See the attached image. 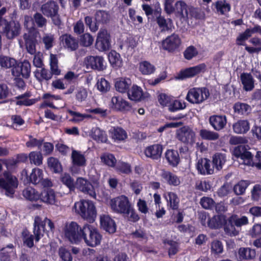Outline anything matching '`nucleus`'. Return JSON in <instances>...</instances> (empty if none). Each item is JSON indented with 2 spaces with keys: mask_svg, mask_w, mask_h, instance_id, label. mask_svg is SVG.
Masks as SVG:
<instances>
[{
  "mask_svg": "<svg viewBox=\"0 0 261 261\" xmlns=\"http://www.w3.org/2000/svg\"><path fill=\"white\" fill-rule=\"evenodd\" d=\"M95 47L100 51L109 50L111 47V36L106 29L100 30L98 33Z\"/></svg>",
  "mask_w": 261,
  "mask_h": 261,
  "instance_id": "14",
  "label": "nucleus"
},
{
  "mask_svg": "<svg viewBox=\"0 0 261 261\" xmlns=\"http://www.w3.org/2000/svg\"><path fill=\"white\" fill-rule=\"evenodd\" d=\"M139 70L143 75H150L154 72L155 67L149 62L144 61L139 64Z\"/></svg>",
  "mask_w": 261,
  "mask_h": 261,
  "instance_id": "50",
  "label": "nucleus"
},
{
  "mask_svg": "<svg viewBox=\"0 0 261 261\" xmlns=\"http://www.w3.org/2000/svg\"><path fill=\"white\" fill-rule=\"evenodd\" d=\"M39 194L40 193L31 187L24 189L22 192L24 197L31 201H37L39 200Z\"/></svg>",
  "mask_w": 261,
  "mask_h": 261,
  "instance_id": "48",
  "label": "nucleus"
},
{
  "mask_svg": "<svg viewBox=\"0 0 261 261\" xmlns=\"http://www.w3.org/2000/svg\"><path fill=\"white\" fill-rule=\"evenodd\" d=\"M72 164L77 166H85L86 160L85 156L79 151L73 150L71 154Z\"/></svg>",
  "mask_w": 261,
  "mask_h": 261,
  "instance_id": "52",
  "label": "nucleus"
},
{
  "mask_svg": "<svg viewBox=\"0 0 261 261\" xmlns=\"http://www.w3.org/2000/svg\"><path fill=\"white\" fill-rule=\"evenodd\" d=\"M83 226L81 227L76 222H71L67 225L65 229V236L68 240L75 244L82 241Z\"/></svg>",
  "mask_w": 261,
  "mask_h": 261,
  "instance_id": "6",
  "label": "nucleus"
},
{
  "mask_svg": "<svg viewBox=\"0 0 261 261\" xmlns=\"http://www.w3.org/2000/svg\"><path fill=\"white\" fill-rule=\"evenodd\" d=\"M155 21L160 29L161 32L172 31L173 22L171 18L166 19L164 16H162L160 14L159 15L156 17Z\"/></svg>",
  "mask_w": 261,
  "mask_h": 261,
  "instance_id": "35",
  "label": "nucleus"
},
{
  "mask_svg": "<svg viewBox=\"0 0 261 261\" xmlns=\"http://www.w3.org/2000/svg\"><path fill=\"white\" fill-rule=\"evenodd\" d=\"M74 207L75 212L83 218L90 223L94 221L96 217V210L94 203L91 201L85 200L76 202Z\"/></svg>",
  "mask_w": 261,
  "mask_h": 261,
  "instance_id": "1",
  "label": "nucleus"
},
{
  "mask_svg": "<svg viewBox=\"0 0 261 261\" xmlns=\"http://www.w3.org/2000/svg\"><path fill=\"white\" fill-rule=\"evenodd\" d=\"M60 181L63 185L68 188L69 193L75 192L76 180L75 181L74 178L69 173L62 174L60 177Z\"/></svg>",
  "mask_w": 261,
  "mask_h": 261,
  "instance_id": "33",
  "label": "nucleus"
},
{
  "mask_svg": "<svg viewBox=\"0 0 261 261\" xmlns=\"http://www.w3.org/2000/svg\"><path fill=\"white\" fill-rule=\"evenodd\" d=\"M181 43V41L179 36L173 33L162 40V47L168 53H173L178 50Z\"/></svg>",
  "mask_w": 261,
  "mask_h": 261,
  "instance_id": "11",
  "label": "nucleus"
},
{
  "mask_svg": "<svg viewBox=\"0 0 261 261\" xmlns=\"http://www.w3.org/2000/svg\"><path fill=\"white\" fill-rule=\"evenodd\" d=\"M210 95L206 87H194L189 90L186 99L192 104H200L207 99Z\"/></svg>",
  "mask_w": 261,
  "mask_h": 261,
  "instance_id": "5",
  "label": "nucleus"
},
{
  "mask_svg": "<svg viewBox=\"0 0 261 261\" xmlns=\"http://www.w3.org/2000/svg\"><path fill=\"white\" fill-rule=\"evenodd\" d=\"M109 134L112 140L116 142H120L127 138L125 130L119 126H113L109 130Z\"/></svg>",
  "mask_w": 261,
  "mask_h": 261,
  "instance_id": "26",
  "label": "nucleus"
},
{
  "mask_svg": "<svg viewBox=\"0 0 261 261\" xmlns=\"http://www.w3.org/2000/svg\"><path fill=\"white\" fill-rule=\"evenodd\" d=\"M232 128L236 134H244L250 129V123L247 120H239L233 123Z\"/></svg>",
  "mask_w": 261,
  "mask_h": 261,
  "instance_id": "38",
  "label": "nucleus"
},
{
  "mask_svg": "<svg viewBox=\"0 0 261 261\" xmlns=\"http://www.w3.org/2000/svg\"><path fill=\"white\" fill-rule=\"evenodd\" d=\"M93 138L97 142H106L107 140V136L105 132L99 128H96L92 132Z\"/></svg>",
  "mask_w": 261,
  "mask_h": 261,
  "instance_id": "64",
  "label": "nucleus"
},
{
  "mask_svg": "<svg viewBox=\"0 0 261 261\" xmlns=\"http://www.w3.org/2000/svg\"><path fill=\"white\" fill-rule=\"evenodd\" d=\"M163 197L166 200L167 206L168 210H178L180 199L176 193L167 192L163 194Z\"/></svg>",
  "mask_w": 261,
  "mask_h": 261,
  "instance_id": "24",
  "label": "nucleus"
},
{
  "mask_svg": "<svg viewBox=\"0 0 261 261\" xmlns=\"http://www.w3.org/2000/svg\"><path fill=\"white\" fill-rule=\"evenodd\" d=\"M82 241L89 247H95L100 245L102 236L95 226L86 224L83 225Z\"/></svg>",
  "mask_w": 261,
  "mask_h": 261,
  "instance_id": "2",
  "label": "nucleus"
},
{
  "mask_svg": "<svg viewBox=\"0 0 261 261\" xmlns=\"http://www.w3.org/2000/svg\"><path fill=\"white\" fill-rule=\"evenodd\" d=\"M211 161L207 158H200L196 164V169L199 174L207 175L213 174L214 168L211 165Z\"/></svg>",
  "mask_w": 261,
  "mask_h": 261,
  "instance_id": "21",
  "label": "nucleus"
},
{
  "mask_svg": "<svg viewBox=\"0 0 261 261\" xmlns=\"http://www.w3.org/2000/svg\"><path fill=\"white\" fill-rule=\"evenodd\" d=\"M127 96L130 100L135 101H140L145 98L142 89L135 84L130 87Z\"/></svg>",
  "mask_w": 261,
  "mask_h": 261,
  "instance_id": "29",
  "label": "nucleus"
},
{
  "mask_svg": "<svg viewBox=\"0 0 261 261\" xmlns=\"http://www.w3.org/2000/svg\"><path fill=\"white\" fill-rule=\"evenodd\" d=\"M240 79L245 91H251L254 88V81L251 73L243 72L241 74Z\"/></svg>",
  "mask_w": 261,
  "mask_h": 261,
  "instance_id": "39",
  "label": "nucleus"
},
{
  "mask_svg": "<svg viewBox=\"0 0 261 261\" xmlns=\"http://www.w3.org/2000/svg\"><path fill=\"white\" fill-rule=\"evenodd\" d=\"M39 200L43 202L50 204H54L56 202L55 193L52 189H44L39 194Z\"/></svg>",
  "mask_w": 261,
  "mask_h": 261,
  "instance_id": "32",
  "label": "nucleus"
},
{
  "mask_svg": "<svg viewBox=\"0 0 261 261\" xmlns=\"http://www.w3.org/2000/svg\"><path fill=\"white\" fill-rule=\"evenodd\" d=\"M161 181L170 186L177 187L180 183V178L174 173L163 170L161 173Z\"/></svg>",
  "mask_w": 261,
  "mask_h": 261,
  "instance_id": "22",
  "label": "nucleus"
},
{
  "mask_svg": "<svg viewBox=\"0 0 261 261\" xmlns=\"http://www.w3.org/2000/svg\"><path fill=\"white\" fill-rule=\"evenodd\" d=\"M18 185L17 178L9 171H5L0 175V189L5 190L7 196L12 197L15 193V189Z\"/></svg>",
  "mask_w": 261,
  "mask_h": 261,
  "instance_id": "3",
  "label": "nucleus"
},
{
  "mask_svg": "<svg viewBox=\"0 0 261 261\" xmlns=\"http://www.w3.org/2000/svg\"><path fill=\"white\" fill-rule=\"evenodd\" d=\"M199 136L202 140L208 141H215L219 138L218 133L206 129L200 130Z\"/></svg>",
  "mask_w": 261,
  "mask_h": 261,
  "instance_id": "53",
  "label": "nucleus"
},
{
  "mask_svg": "<svg viewBox=\"0 0 261 261\" xmlns=\"http://www.w3.org/2000/svg\"><path fill=\"white\" fill-rule=\"evenodd\" d=\"M163 150V145L160 144H154L149 145L144 149V154L147 158L153 160L161 159Z\"/></svg>",
  "mask_w": 261,
  "mask_h": 261,
  "instance_id": "23",
  "label": "nucleus"
},
{
  "mask_svg": "<svg viewBox=\"0 0 261 261\" xmlns=\"http://www.w3.org/2000/svg\"><path fill=\"white\" fill-rule=\"evenodd\" d=\"M198 55V51L193 45L187 47L183 52V56L185 59L191 60Z\"/></svg>",
  "mask_w": 261,
  "mask_h": 261,
  "instance_id": "61",
  "label": "nucleus"
},
{
  "mask_svg": "<svg viewBox=\"0 0 261 261\" xmlns=\"http://www.w3.org/2000/svg\"><path fill=\"white\" fill-rule=\"evenodd\" d=\"M76 189L82 193L89 195L91 197L96 198V194L93 185L88 179L79 177L76 178Z\"/></svg>",
  "mask_w": 261,
  "mask_h": 261,
  "instance_id": "17",
  "label": "nucleus"
},
{
  "mask_svg": "<svg viewBox=\"0 0 261 261\" xmlns=\"http://www.w3.org/2000/svg\"><path fill=\"white\" fill-rule=\"evenodd\" d=\"M110 18L109 13L104 10H99L95 14V19L98 25L100 23L107 24L109 22Z\"/></svg>",
  "mask_w": 261,
  "mask_h": 261,
  "instance_id": "51",
  "label": "nucleus"
},
{
  "mask_svg": "<svg viewBox=\"0 0 261 261\" xmlns=\"http://www.w3.org/2000/svg\"><path fill=\"white\" fill-rule=\"evenodd\" d=\"M21 25L18 21L6 20L1 28L0 31L9 39L18 36L21 31Z\"/></svg>",
  "mask_w": 261,
  "mask_h": 261,
  "instance_id": "8",
  "label": "nucleus"
},
{
  "mask_svg": "<svg viewBox=\"0 0 261 261\" xmlns=\"http://www.w3.org/2000/svg\"><path fill=\"white\" fill-rule=\"evenodd\" d=\"M186 106V103L184 101L175 99L173 97L167 107V109L169 112L174 113L185 109Z\"/></svg>",
  "mask_w": 261,
  "mask_h": 261,
  "instance_id": "46",
  "label": "nucleus"
},
{
  "mask_svg": "<svg viewBox=\"0 0 261 261\" xmlns=\"http://www.w3.org/2000/svg\"><path fill=\"white\" fill-rule=\"evenodd\" d=\"M248 145H239L234 149V156L243 161L244 163L248 166H251L253 165L252 161V153L249 151Z\"/></svg>",
  "mask_w": 261,
  "mask_h": 261,
  "instance_id": "15",
  "label": "nucleus"
},
{
  "mask_svg": "<svg viewBox=\"0 0 261 261\" xmlns=\"http://www.w3.org/2000/svg\"><path fill=\"white\" fill-rule=\"evenodd\" d=\"M131 85L132 81L129 78H119L117 79L115 83L116 90L122 93H126L127 94Z\"/></svg>",
  "mask_w": 261,
  "mask_h": 261,
  "instance_id": "30",
  "label": "nucleus"
},
{
  "mask_svg": "<svg viewBox=\"0 0 261 261\" xmlns=\"http://www.w3.org/2000/svg\"><path fill=\"white\" fill-rule=\"evenodd\" d=\"M29 158L31 164H34L36 166L42 164L43 156L40 151H31L29 154Z\"/></svg>",
  "mask_w": 261,
  "mask_h": 261,
  "instance_id": "56",
  "label": "nucleus"
},
{
  "mask_svg": "<svg viewBox=\"0 0 261 261\" xmlns=\"http://www.w3.org/2000/svg\"><path fill=\"white\" fill-rule=\"evenodd\" d=\"M42 14L48 18H50L53 23L60 28L62 25L61 16L59 13V7L54 1H49L43 4L41 7Z\"/></svg>",
  "mask_w": 261,
  "mask_h": 261,
  "instance_id": "4",
  "label": "nucleus"
},
{
  "mask_svg": "<svg viewBox=\"0 0 261 261\" xmlns=\"http://www.w3.org/2000/svg\"><path fill=\"white\" fill-rule=\"evenodd\" d=\"M173 11L175 17L181 22L187 21L189 20V12H190L191 8L187 4L182 1H178L173 6Z\"/></svg>",
  "mask_w": 261,
  "mask_h": 261,
  "instance_id": "13",
  "label": "nucleus"
},
{
  "mask_svg": "<svg viewBox=\"0 0 261 261\" xmlns=\"http://www.w3.org/2000/svg\"><path fill=\"white\" fill-rule=\"evenodd\" d=\"M93 41L94 39L91 34L84 33L80 36L79 42L81 46L89 47L93 44Z\"/></svg>",
  "mask_w": 261,
  "mask_h": 261,
  "instance_id": "62",
  "label": "nucleus"
},
{
  "mask_svg": "<svg viewBox=\"0 0 261 261\" xmlns=\"http://www.w3.org/2000/svg\"><path fill=\"white\" fill-rule=\"evenodd\" d=\"M177 138L186 145H193L195 141V133L190 127L184 126L180 128L177 134Z\"/></svg>",
  "mask_w": 261,
  "mask_h": 261,
  "instance_id": "18",
  "label": "nucleus"
},
{
  "mask_svg": "<svg viewBox=\"0 0 261 261\" xmlns=\"http://www.w3.org/2000/svg\"><path fill=\"white\" fill-rule=\"evenodd\" d=\"M63 47L70 51H75L79 48V40L71 34L65 33L59 38Z\"/></svg>",
  "mask_w": 261,
  "mask_h": 261,
  "instance_id": "20",
  "label": "nucleus"
},
{
  "mask_svg": "<svg viewBox=\"0 0 261 261\" xmlns=\"http://www.w3.org/2000/svg\"><path fill=\"white\" fill-rule=\"evenodd\" d=\"M131 205L128 197L125 195L116 197L110 201L111 208L117 214L123 215L128 212Z\"/></svg>",
  "mask_w": 261,
  "mask_h": 261,
  "instance_id": "7",
  "label": "nucleus"
},
{
  "mask_svg": "<svg viewBox=\"0 0 261 261\" xmlns=\"http://www.w3.org/2000/svg\"><path fill=\"white\" fill-rule=\"evenodd\" d=\"M165 158L169 165L173 167H177L180 162L179 153L174 149H167L165 153Z\"/></svg>",
  "mask_w": 261,
  "mask_h": 261,
  "instance_id": "34",
  "label": "nucleus"
},
{
  "mask_svg": "<svg viewBox=\"0 0 261 261\" xmlns=\"http://www.w3.org/2000/svg\"><path fill=\"white\" fill-rule=\"evenodd\" d=\"M43 171L38 168H35L32 169L30 176H27L28 181L34 185H37L43 179Z\"/></svg>",
  "mask_w": 261,
  "mask_h": 261,
  "instance_id": "43",
  "label": "nucleus"
},
{
  "mask_svg": "<svg viewBox=\"0 0 261 261\" xmlns=\"http://www.w3.org/2000/svg\"><path fill=\"white\" fill-rule=\"evenodd\" d=\"M17 63V61L6 56H0V65L5 68H13Z\"/></svg>",
  "mask_w": 261,
  "mask_h": 261,
  "instance_id": "58",
  "label": "nucleus"
},
{
  "mask_svg": "<svg viewBox=\"0 0 261 261\" xmlns=\"http://www.w3.org/2000/svg\"><path fill=\"white\" fill-rule=\"evenodd\" d=\"M224 215H215L208 220L207 227L212 229H218L223 227L225 222Z\"/></svg>",
  "mask_w": 261,
  "mask_h": 261,
  "instance_id": "31",
  "label": "nucleus"
},
{
  "mask_svg": "<svg viewBox=\"0 0 261 261\" xmlns=\"http://www.w3.org/2000/svg\"><path fill=\"white\" fill-rule=\"evenodd\" d=\"M101 161L106 165L111 167H114L117 163L116 159L115 156L112 153H107L102 155L101 156Z\"/></svg>",
  "mask_w": 261,
  "mask_h": 261,
  "instance_id": "63",
  "label": "nucleus"
},
{
  "mask_svg": "<svg viewBox=\"0 0 261 261\" xmlns=\"http://www.w3.org/2000/svg\"><path fill=\"white\" fill-rule=\"evenodd\" d=\"M45 231V221H42L39 217L35 218L34 224V234L36 242H38Z\"/></svg>",
  "mask_w": 261,
  "mask_h": 261,
  "instance_id": "28",
  "label": "nucleus"
},
{
  "mask_svg": "<svg viewBox=\"0 0 261 261\" xmlns=\"http://www.w3.org/2000/svg\"><path fill=\"white\" fill-rule=\"evenodd\" d=\"M49 65L50 72L52 75H59L61 74V70L58 67V60L56 55L50 54Z\"/></svg>",
  "mask_w": 261,
  "mask_h": 261,
  "instance_id": "54",
  "label": "nucleus"
},
{
  "mask_svg": "<svg viewBox=\"0 0 261 261\" xmlns=\"http://www.w3.org/2000/svg\"><path fill=\"white\" fill-rule=\"evenodd\" d=\"M31 95V94L30 92H26L22 94L15 97V98L17 99L16 102V105L30 106L35 104L37 101L36 99L27 98L30 97Z\"/></svg>",
  "mask_w": 261,
  "mask_h": 261,
  "instance_id": "41",
  "label": "nucleus"
},
{
  "mask_svg": "<svg viewBox=\"0 0 261 261\" xmlns=\"http://www.w3.org/2000/svg\"><path fill=\"white\" fill-rule=\"evenodd\" d=\"M209 123L215 130L219 131L226 126L227 119L225 115H214L210 117Z\"/></svg>",
  "mask_w": 261,
  "mask_h": 261,
  "instance_id": "25",
  "label": "nucleus"
},
{
  "mask_svg": "<svg viewBox=\"0 0 261 261\" xmlns=\"http://www.w3.org/2000/svg\"><path fill=\"white\" fill-rule=\"evenodd\" d=\"M34 73L35 77L40 82L49 81L53 77L50 71L44 67L41 68V69H36Z\"/></svg>",
  "mask_w": 261,
  "mask_h": 261,
  "instance_id": "47",
  "label": "nucleus"
},
{
  "mask_svg": "<svg viewBox=\"0 0 261 261\" xmlns=\"http://www.w3.org/2000/svg\"><path fill=\"white\" fill-rule=\"evenodd\" d=\"M108 59L111 65L116 69L121 68L123 65L120 55L114 50H112L109 53Z\"/></svg>",
  "mask_w": 261,
  "mask_h": 261,
  "instance_id": "37",
  "label": "nucleus"
},
{
  "mask_svg": "<svg viewBox=\"0 0 261 261\" xmlns=\"http://www.w3.org/2000/svg\"><path fill=\"white\" fill-rule=\"evenodd\" d=\"M249 42L254 47L246 45L245 49L248 53L252 54L261 51V38L255 36L250 39Z\"/></svg>",
  "mask_w": 261,
  "mask_h": 261,
  "instance_id": "42",
  "label": "nucleus"
},
{
  "mask_svg": "<svg viewBox=\"0 0 261 261\" xmlns=\"http://www.w3.org/2000/svg\"><path fill=\"white\" fill-rule=\"evenodd\" d=\"M210 249L212 254L218 255L223 252V245L221 241L215 240L212 242Z\"/></svg>",
  "mask_w": 261,
  "mask_h": 261,
  "instance_id": "55",
  "label": "nucleus"
},
{
  "mask_svg": "<svg viewBox=\"0 0 261 261\" xmlns=\"http://www.w3.org/2000/svg\"><path fill=\"white\" fill-rule=\"evenodd\" d=\"M216 8L218 12L221 14H225L230 11L231 6L229 3L224 1H218L216 3Z\"/></svg>",
  "mask_w": 261,
  "mask_h": 261,
  "instance_id": "57",
  "label": "nucleus"
},
{
  "mask_svg": "<svg viewBox=\"0 0 261 261\" xmlns=\"http://www.w3.org/2000/svg\"><path fill=\"white\" fill-rule=\"evenodd\" d=\"M115 166L116 170L120 173L129 174L132 172L131 166L129 163L119 161Z\"/></svg>",
  "mask_w": 261,
  "mask_h": 261,
  "instance_id": "60",
  "label": "nucleus"
},
{
  "mask_svg": "<svg viewBox=\"0 0 261 261\" xmlns=\"http://www.w3.org/2000/svg\"><path fill=\"white\" fill-rule=\"evenodd\" d=\"M11 249L13 250L14 246L12 244H9L6 247L2 248L0 250V260L1 261H10L11 253L12 251H8L7 249Z\"/></svg>",
  "mask_w": 261,
  "mask_h": 261,
  "instance_id": "59",
  "label": "nucleus"
},
{
  "mask_svg": "<svg viewBox=\"0 0 261 261\" xmlns=\"http://www.w3.org/2000/svg\"><path fill=\"white\" fill-rule=\"evenodd\" d=\"M47 165L50 169L55 173H59L63 171L62 165L57 158L52 156L48 158Z\"/></svg>",
  "mask_w": 261,
  "mask_h": 261,
  "instance_id": "49",
  "label": "nucleus"
},
{
  "mask_svg": "<svg viewBox=\"0 0 261 261\" xmlns=\"http://www.w3.org/2000/svg\"><path fill=\"white\" fill-rule=\"evenodd\" d=\"M206 70V65L205 63H201L196 66L181 69L177 74V79L185 80L192 78Z\"/></svg>",
  "mask_w": 261,
  "mask_h": 261,
  "instance_id": "12",
  "label": "nucleus"
},
{
  "mask_svg": "<svg viewBox=\"0 0 261 261\" xmlns=\"http://www.w3.org/2000/svg\"><path fill=\"white\" fill-rule=\"evenodd\" d=\"M84 64L87 69L102 71L106 69L103 57L99 56H88L85 58Z\"/></svg>",
  "mask_w": 261,
  "mask_h": 261,
  "instance_id": "10",
  "label": "nucleus"
},
{
  "mask_svg": "<svg viewBox=\"0 0 261 261\" xmlns=\"http://www.w3.org/2000/svg\"><path fill=\"white\" fill-rule=\"evenodd\" d=\"M113 110L126 113L131 111L132 105L120 96H113L111 99Z\"/></svg>",
  "mask_w": 261,
  "mask_h": 261,
  "instance_id": "19",
  "label": "nucleus"
},
{
  "mask_svg": "<svg viewBox=\"0 0 261 261\" xmlns=\"http://www.w3.org/2000/svg\"><path fill=\"white\" fill-rule=\"evenodd\" d=\"M226 155L222 153L217 152L212 156V165L217 171L221 170L226 162Z\"/></svg>",
  "mask_w": 261,
  "mask_h": 261,
  "instance_id": "40",
  "label": "nucleus"
},
{
  "mask_svg": "<svg viewBox=\"0 0 261 261\" xmlns=\"http://www.w3.org/2000/svg\"><path fill=\"white\" fill-rule=\"evenodd\" d=\"M39 33L37 29L31 27L27 33H24L23 38L25 42V45L28 53L35 55L36 52V46L37 44V37Z\"/></svg>",
  "mask_w": 261,
  "mask_h": 261,
  "instance_id": "9",
  "label": "nucleus"
},
{
  "mask_svg": "<svg viewBox=\"0 0 261 261\" xmlns=\"http://www.w3.org/2000/svg\"><path fill=\"white\" fill-rule=\"evenodd\" d=\"M234 112L240 115H247L250 112L251 108L247 103L241 102H236L233 106Z\"/></svg>",
  "mask_w": 261,
  "mask_h": 261,
  "instance_id": "45",
  "label": "nucleus"
},
{
  "mask_svg": "<svg viewBox=\"0 0 261 261\" xmlns=\"http://www.w3.org/2000/svg\"><path fill=\"white\" fill-rule=\"evenodd\" d=\"M100 225L101 227L109 233H114L116 230V224L108 215H102L100 217Z\"/></svg>",
  "mask_w": 261,
  "mask_h": 261,
  "instance_id": "27",
  "label": "nucleus"
},
{
  "mask_svg": "<svg viewBox=\"0 0 261 261\" xmlns=\"http://www.w3.org/2000/svg\"><path fill=\"white\" fill-rule=\"evenodd\" d=\"M11 70L13 76L16 77L22 76L24 79H28L30 76L31 65L28 60H24L23 62L17 63Z\"/></svg>",
  "mask_w": 261,
  "mask_h": 261,
  "instance_id": "16",
  "label": "nucleus"
},
{
  "mask_svg": "<svg viewBox=\"0 0 261 261\" xmlns=\"http://www.w3.org/2000/svg\"><path fill=\"white\" fill-rule=\"evenodd\" d=\"M236 226L233 221V219L231 216L227 219L225 217V222L223 228L225 233L230 236H236L239 234V231L236 229Z\"/></svg>",
  "mask_w": 261,
  "mask_h": 261,
  "instance_id": "36",
  "label": "nucleus"
},
{
  "mask_svg": "<svg viewBox=\"0 0 261 261\" xmlns=\"http://www.w3.org/2000/svg\"><path fill=\"white\" fill-rule=\"evenodd\" d=\"M255 255V250L250 248L241 247L238 250V257L241 261L253 259Z\"/></svg>",
  "mask_w": 261,
  "mask_h": 261,
  "instance_id": "44",
  "label": "nucleus"
}]
</instances>
